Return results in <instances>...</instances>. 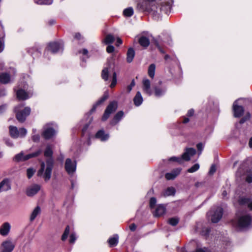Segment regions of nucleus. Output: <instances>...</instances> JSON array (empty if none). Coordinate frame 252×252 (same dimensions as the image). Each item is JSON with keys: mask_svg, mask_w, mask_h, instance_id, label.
<instances>
[{"mask_svg": "<svg viewBox=\"0 0 252 252\" xmlns=\"http://www.w3.org/2000/svg\"><path fill=\"white\" fill-rule=\"evenodd\" d=\"M80 53L82 54L83 55H86V56H88V51L86 49H83V50L80 51ZM88 57H87V58Z\"/></svg>", "mask_w": 252, "mask_h": 252, "instance_id": "obj_57", "label": "nucleus"}, {"mask_svg": "<svg viewBox=\"0 0 252 252\" xmlns=\"http://www.w3.org/2000/svg\"><path fill=\"white\" fill-rule=\"evenodd\" d=\"M157 1H139L137 8L141 11H146L153 16L155 19H159L162 13L168 15L171 11L173 1H162L158 4Z\"/></svg>", "mask_w": 252, "mask_h": 252, "instance_id": "obj_1", "label": "nucleus"}, {"mask_svg": "<svg viewBox=\"0 0 252 252\" xmlns=\"http://www.w3.org/2000/svg\"><path fill=\"white\" fill-rule=\"evenodd\" d=\"M69 232H70V228H69V226L68 225H67L66 227L65 230L62 236V241H65L67 239V238L68 236V234L69 233Z\"/></svg>", "mask_w": 252, "mask_h": 252, "instance_id": "obj_38", "label": "nucleus"}, {"mask_svg": "<svg viewBox=\"0 0 252 252\" xmlns=\"http://www.w3.org/2000/svg\"><path fill=\"white\" fill-rule=\"evenodd\" d=\"M138 41L140 45L145 48L147 47L150 44L149 39L144 36L140 37Z\"/></svg>", "mask_w": 252, "mask_h": 252, "instance_id": "obj_31", "label": "nucleus"}, {"mask_svg": "<svg viewBox=\"0 0 252 252\" xmlns=\"http://www.w3.org/2000/svg\"><path fill=\"white\" fill-rule=\"evenodd\" d=\"M40 138L39 135L38 134H35L34 135H33L32 136V139L34 142H37L39 141Z\"/></svg>", "mask_w": 252, "mask_h": 252, "instance_id": "obj_52", "label": "nucleus"}, {"mask_svg": "<svg viewBox=\"0 0 252 252\" xmlns=\"http://www.w3.org/2000/svg\"><path fill=\"white\" fill-rule=\"evenodd\" d=\"M241 204H246L250 210H252V201L248 198H241L239 200Z\"/></svg>", "mask_w": 252, "mask_h": 252, "instance_id": "obj_33", "label": "nucleus"}, {"mask_svg": "<svg viewBox=\"0 0 252 252\" xmlns=\"http://www.w3.org/2000/svg\"><path fill=\"white\" fill-rule=\"evenodd\" d=\"M223 214V209L220 207H218L216 209L210 211L208 213V217L213 223H217L220 220Z\"/></svg>", "mask_w": 252, "mask_h": 252, "instance_id": "obj_9", "label": "nucleus"}, {"mask_svg": "<svg viewBox=\"0 0 252 252\" xmlns=\"http://www.w3.org/2000/svg\"><path fill=\"white\" fill-rule=\"evenodd\" d=\"M246 181L249 183L252 182V173L251 172L247 175Z\"/></svg>", "mask_w": 252, "mask_h": 252, "instance_id": "obj_47", "label": "nucleus"}, {"mask_svg": "<svg viewBox=\"0 0 252 252\" xmlns=\"http://www.w3.org/2000/svg\"><path fill=\"white\" fill-rule=\"evenodd\" d=\"M157 203V200L155 197H152L150 200V207L151 208H154Z\"/></svg>", "mask_w": 252, "mask_h": 252, "instance_id": "obj_46", "label": "nucleus"}, {"mask_svg": "<svg viewBox=\"0 0 252 252\" xmlns=\"http://www.w3.org/2000/svg\"><path fill=\"white\" fill-rule=\"evenodd\" d=\"M63 45L62 41L53 42L50 43L45 50L44 55H48L49 52L56 54L62 52L63 51Z\"/></svg>", "mask_w": 252, "mask_h": 252, "instance_id": "obj_7", "label": "nucleus"}, {"mask_svg": "<svg viewBox=\"0 0 252 252\" xmlns=\"http://www.w3.org/2000/svg\"><path fill=\"white\" fill-rule=\"evenodd\" d=\"M22 106L19 105L15 108V111L16 113V118L18 121L21 123L24 122L26 117L30 115L31 112V109L29 107H25L23 110H20V108Z\"/></svg>", "mask_w": 252, "mask_h": 252, "instance_id": "obj_8", "label": "nucleus"}, {"mask_svg": "<svg viewBox=\"0 0 252 252\" xmlns=\"http://www.w3.org/2000/svg\"><path fill=\"white\" fill-rule=\"evenodd\" d=\"M216 168L215 165H212L211 166L210 169L209 170V174H210V175L213 174L216 172Z\"/></svg>", "mask_w": 252, "mask_h": 252, "instance_id": "obj_51", "label": "nucleus"}, {"mask_svg": "<svg viewBox=\"0 0 252 252\" xmlns=\"http://www.w3.org/2000/svg\"><path fill=\"white\" fill-rule=\"evenodd\" d=\"M14 248V245L10 241L3 242L0 246V252H11Z\"/></svg>", "mask_w": 252, "mask_h": 252, "instance_id": "obj_16", "label": "nucleus"}, {"mask_svg": "<svg viewBox=\"0 0 252 252\" xmlns=\"http://www.w3.org/2000/svg\"><path fill=\"white\" fill-rule=\"evenodd\" d=\"M117 108V102L112 101L108 105L106 108L104 114L102 117V121H105L109 117L111 114L115 112Z\"/></svg>", "mask_w": 252, "mask_h": 252, "instance_id": "obj_12", "label": "nucleus"}, {"mask_svg": "<svg viewBox=\"0 0 252 252\" xmlns=\"http://www.w3.org/2000/svg\"><path fill=\"white\" fill-rule=\"evenodd\" d=\"M122 40L121 38H117V40H116V46H119L120 45H121V44H122Z\"/></svg>", "mask_w": 252, "mask_h": 252, "instance_id": "obj_58", "label": "nucleus"}, {"mask_svg": "<svg viewBox=\"0 0 252 252\" xmlns=\"http://www.w3.org/2000/svg\"><path fill=\"white\" fill-rule=\"evenodd\" d=\"M165 207L163 205H159L154 212V215L155 217H160L165 214Z\"/></svg>", "mask_w": 252, "mask_h": 252, "instance_id": "obj_23", "label": "nucleus"}, {"mask_svg": "<svg viewBox=\"0 0 252 252\" xmlns=\"http://www.w3.org/2000/svg\"><path fill=\"white\" fill-rule=\"evenodd\" d=\"M175 193V189L173 187H168L162 193L163 196H168L174 195Z\"/></svg>", "mask_w": 252, "mask_h": 252, "instance_id": "obj_32", "label": "nucleus"}, {"mask_svg": "<svg viewBox=\"0 0 252 252\" xmlns=\"http://www.w3.org/2000/svg\"><path fill=\"white\" fill-rule=\"evenodd\" d=\"M35 172V170L32 168H29L27 169V176L28 178H31Z\"/></svg>", "mask_w": 252, "mask_h": 252, "instance_id": "obj_45", "label": "nucleus"}, {"mask_svg": "<svg viewBox=\"0 0 252 252\" xmlns=\"http://www.w3.org/2000/svg\"><path fill=\"white\" fill-rule=\"evenodd\" d=\"M124 113L122 111L118 112L114 116L111 124L112 125H116L124 117Z\"/></svg>", "mask_w": 252, "mask_h": 252, "instance_id": "obj_25", "label": "nucleus"}, {"mask_svg": "<svg viewBox=\"0 0 252 252\" xmlns=\"http://www.w3.org/2000/svg\"><path fill=\"white\" fill-rule=\"evenodd\" d=\"M107 98H108V95L105 94L102 97H101L99 100H98L97 101V102L96 103V104L93 106V108L91 109V112L94 111L97 106L102 103Z\"/></svg>", "mask_w": 252, "mask_h": 252, "instance_id": "obj_36", "label": "nucleus"}, {"mask_svg": "<svg viewBox=\"0 0 252 252\" xmlns=\"http://www.w3.org/2000/svg\"><path fill=\"white\" fill-rule=\"evenodd\" d=\"M118 242L119 236L117 234L114 235L113 237H110L108 240L109 246L111 247L116 246L118 244Z\"/></svg>", "mask_w": 252, "mask_h": 252, "instance_id": "obj_30", "label": "nucleus"}, {"mask_svg": "<svg viewBox=\"0 0 252 252\" xmlns=\"http://www.w3.org/2000/svg\"><path fill=\"white\" fill-rule=\"evenodd\" d=\"M10 189L11 185L8 179H4L0 183V191H6Z\"/></svg>", "mask_w": 252, "mask_h": 252, "instance_id": "obj_20", "label": "nucleus"}, {"mask_svg": "<svg viewBox=\"0 0 252 252\" xmlns=\"http://www.w3.org/2000/svg\"><path fill=\"white\" fill-rule=\"evenodd\" d=\"M250 115L249 114H247L245 117L241 119V120L240 121V124H243L246 121L249 120L250 119Z\"/></svg>", "mask_w": 252, "mask_h": 252, "instance_id": "obj_50", "label": "nucleus"}, {"mask_svg": "<svg viewBox=\"0 0 252 252\" xmlns=\"http://www.w3.org/2000/svg\"><path fill=\"white\" fill-rule=\"evenodd\" d=\"M123 14L125 17H131L133 14V8L129 7L125 9L123 11Z\"/></svg>", "mask_w": 252, "mask_h": 252, "instance_id": "obj_37", "label": "nucleus"}, {"mask_svg": "<svg viewBox=\"0 0 252 252\" xmlns=\"http://www.w3.org/2000/svg\"><path fill=\"white\" fill-rule=\"evenodd\" d=\"M41 213V208L39 206H36L32 211L31 216H30V221H32L35 220L36 217L39 215Z\"/></svg>", "mask_w": 252, "mask_h": 252, "instance_id": "obj_27", "label": "nucleus"}, {"mask_svg": "<svg viewBox=\"0 0 252 252\" xmlns=\"http://www.w3.org/2000/svg\"><path fill=\"white\" fill-rule=\"evenodd\" d=\"M196 150L192 148H187L185 152L182 155V158L172 157H171L168 160L170 161H176L179 163L182 162V159L189 161L190 159V157L195 155Z\"/></svg>", "mask_w": 252, "mask_h": 252, "instance_id": "obj_6", "label": "nucleus"}, {"mask_svg": "<svg viewBox=\"0 0 252 252\" xmlns=\"http://www.w3.org/2000/svg\"><path fill=\"white\" fill-rule=\"evenodd\" d=\"M178 222L179 219L177 218H172L168 220V223L172 226L176 225Z\"/></svg>", "mask_w": 252, "mask_h": 252, "instance_id": "obj_40", "label": "nucleus"}, {"mask_svg": "<svg viewBox=\"0 0 252 252\" xmlns=\"http://www.w3.org/2000/svg\"><path fill=\"white\" fill-rule=\"evenodd\" d=\"M129 229L131 231H134L136 229V225L134 223H132L129 226Z\"/></svg>", "mask_w": 252, "mask_h": 252, "instance_id": "obj_56", "label": "nucleus"}, {"mask_svg": "<svg viewBox=\"0 0 252 252\" xmlns=\"http://www.w3.org/2000/svg\"><path fill=\"white\" fill-rule=\"evenodd\" d=\"M181 168H176L173 170L171 172L165 174V177L168 180L175 179L181 172Z\"/></svg>", "mask_w": 252, "mask_h": 252, "instance_id": "obj_21", "label": "nucleus"}, {"mask_svg": "<svg viewBox=\"0 0 252 252\" xmlns=\"http://www.w3.org/2000/svg\"><path fill=\"white\" fill-rule=\"evenodd\" d=\"M155 95L157 97H160L163 95L165 92L166 88L164 87H159L158 86L154 87Z\"/></svg>", "mask_w": 252, "mask_h": 252, "instance_id": "obj_26", "label": "nucleus"}, {"mask_svg": "<svg viewBox=\"0 0 252 252\" xmlns=\"http://www.w3.org/2000/svg\"><path fill=\"white\" fill-rule=\"evenodd\" d=\"M135 56V51L132 48H128L126 54V61L130 63L132 61Z\"/></svg>", "mask_w": 252, "mask_h": 252, "instance_id": "obj_28", "label": "nucleus"}, {"mask_svg": "<svg viewBox=\"0 0 252 252\" xmlns=\"http://www.w3.org/2000/svg\"><path fill=\"white\" fill-rule=\"evenodd\" d=\"M156 70V65L155 64H151L150 65L148 68V74L149 77L151 78H153L155 76Z\"/></svg>", "mask_w": 252, "mask_h": 252, "instance_id": "obj_34", "label": "nucleus"}, {"mask_svg": "<svg viewBox=\"0 0 252 252\" xmlns=\"http://www.w3.org/2000/svg\"><path fill=\"white\" fill-rule=\"evenodd\" d=\"M178 252H187L184 248L178 249ZM196 252H208V250L204 248L203 249H197Z\"/></svg>", "mask_w": 252, "mask_h": 252, "instance_id": "obj_39", "label": "nucleus"}, {"mask_svg": "<svg viewBox=\"0 0 252 252\" xmlns=\"http://www.w3.org/2000/svg\"><path fill=\"white\" fill-rule=\"evenodd\" d=\"M249 146L251 149H252V137L250 138L249 141Z\"/></svg>", "mask_w": 252, "mask_h": 252, "instance_id": "obj_60", "label": "nucleus"}, {"mask_svg": "<svg viewBox=\"0 0 252 252\" xmlns=\"http://www.w3.org/2000/svg\"><path fill=\"white\" fill-rule=\"evenodd\" d=\"M227 192L226 190H223L222 192V197L224 198V197H226V196L227 195Z\"/></svg>", "mask_w": 252, "mask_h": 252, "instance_id": "obj_61", "label": "nucleus"}, {"mask_svg": "<svg viewBox=\"0 0 252 252\" xmlns=\"http://www.w3.org/2000/svg\"><path fill=\"white\" fill-rule=\"evenodd\" d=\"M4 42L3 40L0 39V53L4 49Z\"/></svg>", "mask_w": 252, "mask_h": 252, "instance_id": "obj_53", "label": "nucleus"}, {"mask_svg": "<svg viewBox=\"0 0 252 252\" xmlns=\"http://www.w3.org/2000/svg\"><path fill=\"white\" fill-rule=\"evenodd\" d=\"M42 151L41 150H38L37 152L28 154L24 156L22 152L17 154L14 158V160L16 161H25L33 157H37L41 153Z\"/></svg>", "mask_w": 252, "mask_h": 252, "instance_id": "obj_14", "label": "nucleus"}, {"mask_svg": "<svg viewBox=\"0 0 252 252\" xmlns=\"http://www.w3.org/2000/svg\"><path fill=\"white\" fill-rule=\"evenodd\" d=\"M74 38L78 40H81L83 39L82 36L79 33H75V34L74 35Z\"/></svg>", "mask_w": 252, "mask_h": 252, "instance_id": "obj_54", "label": "nucleus"}, {"mask_svg": "<svg viewBox=\"0 0 252 252\" xmlns=\"http://www.w3.org/2000/svg\"><path fill=\"white\" fill-rule=\"evenodd\" d=\"M115 48L112 45H108L106 48V51L108 53H111L114 51Z\"/></svg>", "mask_w": 252, "mask_h": 252, "instance_id": "obj_48", "label": "nucleus"}, {"mask_svg": "<svg viewBox=\"0 0 252 252\" xmlns=\"http://www.w3.org/2000/svg\"><path fill=\"white\" fill-rule=\"evenodd\" d=\"M40 189V185L37 184H34L27 188L26 190V194L28 196H32L36 194Z\"/></svg>", "mask_w": 252, "mask_h": 252, "instance_id": "obj_17", "label": "nucleus"}, {"mask_svg": "<svg viewBox=\"0 0 252 252\" xmlns=\"http://www.w3.org/2000/svg\"><path fill=\"white\" fill-rule=\"evenodd\" d=\"M53 154L52 150L50 146H47L45 151L44 156L46 157H49L44 162H41L40 169L37 172V176L43 177L45 181H49L51 177L52 171L54 166V160L52 158Z\"/></svg>", "mask_w": 252, "mask_h": 252, "instance_id": "obj_2", "label": "nucleus"}, {"mask_svg": "<svg viewBox=\"0 0 252 252\" xmlns=\"http://www.w3.org/2000/svg\"><path fill=\"white\" fill-rule=\"evenodd\" d=\"M10 81V76L7 73H2L0 74V82L2 84H7Z\"/></svg>", "mask_w": 252, "mask_h": 252, "instance_id": "obj_29", "label": "nucleus"}, {"mask_svg": "<svg viewBox=\"0 0 252 252\" xmlns=\"http://www.w3.org/2000/svg\"><path fill=\"white\" fill-rule=\"evenodd\" d=\"M57 133L56 126L53 123H49L44 125L42 133V136L45 139L53 137Z\"/></svg>", "mask_w": 252, "mask_h": 252, "instance_id": "obj_5", "label": "nucleus"}, {"mask_svg": "<svg viewBox=\"0 0 252 252\" xmlns=\"http://www.w3.org/2000/svg\"><path fill=\"white\" fill-rule=\"evenodd\" d=\"M9 129L10 135L13 138L24 137L27 133V131L25 128H20L18 129L17 127L14 126H10Z\"/></svg>", "mask_w": 252, "mask_h": 252, "instance_id": "obj_10", "label": "nucleus"}, {"mask_svg": "<svg viewBox=\"0 0 252 252\" xmlns=\"http://www.w3.org/2000/svg\"><path fill=\"white\" fill-rule=\"evenodd\" d=\"M6 108V105H2L0 107V112H2L3 110H4Z\"/></svg>", "mask_w": 252, "mask_h": 252, "instance_id": "obj_64", "label": "nucleus"}, {"mask_svg": "<svg viewBox=\"0 0 252 252\" xmlns=\"http://www.w3.org/2000/svg\"><path fill=\"white\" fill-rule=\"evenodd\" d=\"M143 98L140 92H137L133 98V102L136 106H139L143 102Z\"/></svg>", "mask_w": 252, "mask_h": 252, "instance_id": "obj_24", "label": "nucleus"}, {"mask_svg": "<svg viewBox=\"0 0 252 252\" xmlns=\"http://www.w3.org/2000/svg\"><path fill=\"white\" fill-rule=\"evenodd\" d=\"M11 228V225L8 222L3 223L0 227V234L3 236L8 235Z\"/></svg>", "mask_w": 252, "mask_h": 252, "instance_id": "obj_19", "label": "nucleus"}, {"mask_svg": "<svg viewBox=\"0 0 252 252\" xmlns=\"http://www.w3.org/2000/svg\"><path fill=\"white\" fill-rule=\"evenodd\" d=\"M194 114V110L193 109L189 110L188 112V116H191Z\"/></svg>", "mask_w": 252, "mask_h": 252, "instance_id": "obj_59", "label": "nucleus"}, {"mask_svg": "<svg viewBox=\"0 0 252 252\" xmlns=\"http://www.w3.org/2000/svg\"><path fill=\"white\" fill-rule=\"evenodd\" d=\"M64 168L67 173L69 175L72 176L76 169V161L72 160L70 158H67L65 162Z\"/></svg>", "mask_w": 252, "mask_h": 252, "instance_id": "obj_13", "label": "nucleus"}, {"mask_svg": "<svg viewBox=\"0 0 252 252\" xmlns=\"http://www.w3.org/2000/svg\"><path fill=\"white\" fill-rule=\"evenodd\" d=\"M142 90L144 93L148 95H151L153 94V91L151 88L150 81L145 78L142 80Z\"/></svg>", "mask_w": 252, "mask_h": 252, "instance_id": "obj_15", "label": "nucleus"}, {"mask_svg": "<svg viewBox=\"0 0 252 252\" xmlns=\"http://www.w3.org/2000/svg\"><path fill=\"white\" fill-rule=\"evenodd\" d=\"M237 219L235 224L240 228H247L252 226V217L245 213L237 214Z\"/></svg>", "mask_w": 252, "mask_h": 252, "instance_id": "obj_4", "label": "nucleus"}, {"mask_svg": "<svg viewBox=\"0 0 252 252\" xmlns=\"http://www.w3.org/2000/svg\"><path fill=\"white\" fill-rule=\"evenodd\" d=\"M197 148L200 151L199 155H200L204 148V145L202 143H199L197 144Z\"/></svg>", "mask_w": 252, "mask_h": 252, "instance_id": "obj_49", "label": "nucleus"}, {"mask_svg": "<svg viewBox=\"0 0 252 252\" xmlns=\"http://www.w3.org/2000/svg\"><path fill=\"white\" fill-rule=\"evenodd\" d=\"M233 110L234 116L235 117H240L244 113L243 107L238 105L237 101H235L233 103Z\"/></svg>", "mask_w": 252, "mask_h": 252, "instance_id": "obj_18", "label": "nucleus"}, {"mask_svg": "<svg viewBox=\"0 0 252 252\" xmlns=\"http://www.w3.org/2000/svg\"><path fill=\"white\" fill-rule=\"evenodd\" d=\"M77 239V237L76 236V234L74 233H72L71 234L69 237V242L70 243H74Z\"/></svg>", "mask_w": 252, "mask_h": 252, "instance_id": "obj_44", "label": "nucleus"}, {"mask_svg": "<svg viewBox=\"0 0 252 252\" xmlns=\"http://www.w3.org/2000/svg\"><path fill=\"white\" fill-rule=\"evenodd\" d=\"M135 85V81L134 79H133L130 85H128L127 87H126V91H127V92L128 93H130V91L132 90L133 87Z\"/></svg>", "mask_w": 252, "mask_h": 252, "instance_id": "obj_42", "label": "nucleus"}, {"mask_svg": "<svg viewBox=\"0 0 252 252\" xmlns=\"http://www.w3.org/2000/svg\"><path fill=\"white\" fill-rule=\"evenodd\" d=\"M95 138L100 139L102 141H105L108 139L109 135L108 133H106L103 130L101 129L97 132L95 134Z\"/></svg>", "mask_w": 252, "mask_h": 252, "instance_id": "obj_22", "label": "nucleus"}, {"mask_svg": "<svg viewBox=\"0 0 252 252\" xmlns=\"http://www.w3.org/2000/svg\"><path fill=\"white\" fill-rule=\"evenodd\" d=\"M199 164L198 163H195L192 167L188 169V171L189 173H193L197 171L199 168Z\"/></svg>", "mask_w": 252, "mask_h": 252, "instance_id": "obj_41", "label": "nucleus"}, {"mask_svg": "<svg viewBox=\"0 0 252 252\" xmlns=\"http://www.w3.org/2000/svg\"><path fill=\"white\" fill-rule=\"evenodd\" d=\"M27 89V86L24 85L23 89H19L17 91V97L19 100H26L32 96V91L31 90L28 91Z\"/></svg>", "mask_w": 252, "mask_h": 252, "instance_id": "obj_11", "label": "nucleus"}, {"mask_svg": "<svg viewBox=\"0 0 252 252\" xmlns=\"http://www.w3.org/2000/svg\"><path fill=\"white\" fill-rule=\"evenodd\" d=\"M110 74H112V82L110 84L111 88H114L117 82V73L115 70V65L113 62L108 63L107 66L105 67L101 72L102 78L104 81H108Z\"/></svg>", "mask_w": 252, "mask_h": 252, "instance_id": "obj_3", "label": "nucleus"}, {"mask_svg": "<svg viewBox=\"0 0 252 252\" xmlns=\"http://www.w3.org/2000/svg\"><path fill=\"white\" fill-rule=\"evenodd\" d=\"M88 125H86L82 129V132L83 134H84L85 131L87 130V129L88 128Z\"/></svg>", "mask_w": 252, "mask_h": 252, "instance_id": "obj_63", "label": "nucleus"}, {"mask_svg": "<svg viewBox=\"0 0 252 252\" xmlns=\"http://www.w3.org/2000/svg\"><path fill=\"white\" fill-rule=\"evenodd\" d=\"M36 3L39 5H51L52 1H35Z\"/></svg>", "mask_w": 252, "mask_h": 252, "instance_id": "obj_43", "label": "nucleus"}, {"mask_svg": "<svg viewBox=\"0 0 252 252\" xmlns=\"http://www.w3.org/2000/svg\"><path fill=\"white\" fill-rule=\"evenodd\" d=\"M5 144L9 147H12L13 146V143L9 139L5 140Z\"/></svg>", "mask_w": 252, "mask_h": 252, "instance_id": "obj_55", "label": "nucleus"}, {"mask_svg": "<svg viewBox=\"0 0 252 252\" xmlns=\"http://www.w3.org/2000/svg\"><path fill=\"white\" fill-rule=\"evenodd\" d=\"M157 46L158 47V49L159 50V51L161 53H164V51L162 49V48L160 47V46L158 44H157Z\"/></svg>", "mask_w": 252, "mask_h": 252, "instance_id": "obj_62", "label": "nucleus"}, {"mask_svg": "<svg viewBox=\"0 0 252 252\" xmlns=\"http://www.w3.org/2000/svg\"><path fill=\"white\" fill-rule=\"evenodd\" d=\"M115 40V38L112 34H108L106 36L105 38L103 40V43L105 44H109L112 43Z\"/></svg>", "mask_w": 252, "mask_h": 252, "instance_id": "obj_35", "label": "nucleus"}]
</instances>
